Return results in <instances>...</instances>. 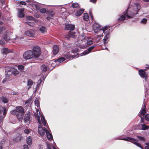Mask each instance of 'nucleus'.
Listing matches in <instances>:
<instances>
[{
  "instance_id": "obj_1",
  "label": "nucleus",
  "mask_w": 149,
  "mask_h": 149,
  "mask_svg": "<svg viewBox=\"0 0 149 149\" xmlns=\"http://www.w3.org/2000/svg\"><path fill=\"white\" fill-rule=\"evenodd\" d=\"M10 113L13 115H15L18 119L20 120L23 116L24 109L22 106H17L16 107V109L11 111Z\"/></svg>"
},
{
  "instance_id": "obj_2",
  "label": "nucleus",
  "mask_w": 149,
  "mask_h": 149,
  "mask_svg": "<svg viewBox=\"0 0 149 149\" xmlns=\"http://www.w3.org/2000/svg\"><path fill=\"white\" fill-rule=\"evenodd\" d=\"M65 29L68 30H70L68 34L65 35V37L68 40H69L70 38H73L75 37V32H73L71 31L74 30L75 29L74 25L71 24H67L65 25Z\"/></svg>"
},
{
  "instance_id": "obj_3",
  "label": "nucleus",
  "mask_w": 149,
  "mask_h": 149,
  "mask_svg": "<svg viewBox=\"0 0 149 149\" xmlns=\"http://www.w3.org/2000/svg\"><path fill=\"white\" fill-rule=\"evenodd\" d=\"M119 140H125L126 141H129L130 142L134 144L136 146H137L138 147H139L141 149H144L142 145L139 143L137 142L138 141V140L135 139L134 138H132L131 137H127L126 138H121L120 137H119L118 138ZM145 149H149V146H146L145 147Z\"/></svg>"
},
{
  "instance_id": "obj_4",
  "label": "nucleus",
  "mask_w": 149,
  "mask_h": 149,
  "mask_svg": "<svg viewBox=\"0 0 149 149\" xmlns=\"http://www.w3.org/2000/svg\"><path fill=\"white\" fill-rule=\"evenodd\" d=\"M36 112L37 114H34V116L37 119L38 122L41 125L42 124L45 126L47 127L46 121L45 119L44 116L43 115H41V121L40 119L41 115L39 110H37Z\"/></svg>"
},
{
  "instance_id": "obj_5",
  "label": "nucleus",
  "mask_w": 149,
  "mask_h": 149,
  "mask_svg": "<svg viewBox=\"0 0 149 149\" xmlns=\"http://www.w3.org/2000/svg\"><path fill=\"white\" fill-rule=\"evenodd\" d=\"M127 9L125 12L124 13L123 15H121L120 17L118 19V21H123L125 19H127L129 18H132L134 17V15L135 13H137V11L135 12H136L133 13L132 14H130V16H129L127 14Z\"/></svg>"
},
{
  "instance_id": "obj_6",
  "label": "nucleus",
  "mask_w": 149,
  "mask_h": 149,
  "mask_svg": "<svg viewBox=\"0 0 149 149\" xmlns=\"http://www.w3.org/2000/svg\"><path fill=\"white\" fill-rule=\"evenodd\" d=\"M82 38L81 41L86 42V46H84L83 48H86L87 47V45H90L93 44L92 39L91 37H87L85 36H82Z\"/></svg>"
},
{
  "instance_id": "obj_7",
  "label": "nucleus",
  "mask_w": 149,
  "mask_h": 149,
  "mask_svg": "<svg viewBox=\"0 0 149 149\" xmlns=\"http://www.w3.org/2000/svg\"><path fill=\"white\" fill-rule=\"evenodd\" d=\"M93 28L94 31L96 33H97L100 30H102L103 32H104L107 30L109 28L108 27L106 26L104 27H102L99 24H93Z\"/></svg>"
},
{
  "instance_id": "obj_8",
  "label": "nucleus",
  "mask_w": 149,
  "mask_h": 149,
  "mask_svg": "<svg viewBox=\"0 0 149 149\" xmlns=\"http://www.w3.org/2000/svg\"><path fill=\"white\" fill-rule=\"evenodd\" d=\"M33 56L35 58H38L41 54V49L39 46H36L33 48Z\"/></svg>"
},
{
  "instance_id": "obj_9",
  "label": "nucleus",
  "mask_w": 149,
  "mask_h": 149,
  "mask_svg": "<svg viewBox=\"0 0 149 149\" xmlns=\"http://www.w3.org/2000/svg\"><path fill=\"white\" fill-rule=\"evenodd\" d=\"M23 58L25 60H28L32 58L33 57V53L31 50H27L23 54Z\"/></svg>"
},
{
  "instance_id": "obj_10",
  "label": "nucleus",
  "mask_w": 149,
  "mask_h": 149,
  "mask_svg": "<svg viewBox=\"0 0 149 149\" xmlns=\"http://www.w3.org/2000/svg\"><path fill=\"white\" fill-rule=\"evenodd\" d=\"M134 8L132 10L130 11L128 13V14H127L129 16H130V14H132L133 13L136 12H135L137 11V13H135L134 15V16L136 14H138V12L139 10H140L141 6L140 4L139 3H134Z\"/></svg>"
},
{
  "instance_id": "obj_11",
  "label": "nucleus",
  "mask_w": 149,
  "mask_h": 149,
  "mask_svg": "<svg viewBox=\"0 0 149 149\" xmlns=\"http://www.w3.org/2000/svg\"><path fill=\"white\" fill-rule=\"evenodd\" d=\"M48 130L45 127L43 128L40 125L38 127V132L39 134L41 136H43Z\"/></svg>"
},
{
  "instance_id": "obj_12",
  "label": "nucleus",
  "mask_w": 149,
  "mask_h": 149,
  "mask_svg": "<svg viewBox=\"0 0 149 149\" xmlns=\"http://www.w3.org/2000/svg\"><path fill=\"white\" fill-rule=\"evenodd\" d=\"M24 120L25 123L27 122L29 124L30 122L31 119V118L30 114L29 112H28L25 114Z\"/></svg>"
},
{
  "instance_id": "obj_13",
  "label": "nucleus",
  "mask_w": 149,
  "mask_h": 149,
  "mask_svg": "<svg viewBox=\"0 0 149 149\" xmlns=\"http://www.w3.org/2000/svg\"><path fill=\"white\" fill-rule=\"evenodd\" d=\"M104 33L105 35L104 39V44H106L109 41V39L110 37V33L108 31H105L104 32H103Z\"/></svg>"
},
{
  "instance_id": "obj_14",
  "label": "nucleus",
  "mask_w": 149,
  "mask_h": 149,
  "mask_svg": "<svg viewBox=\"0 0 149 149\" xmlns=\"http://www.w3.org/2000/svg\"><path fill=\"white\" fill-rule=\"evenodd\" d=\"M147 69H149V66H148L147 67H146V69H145L144 70L142 69L140 70L139 72V75L143 78H145V79H146V77H145V71H146Z\"/></svg>"
},
{
  "instance_id": "obj_15",
  "label": "nucleus",
  "mask_w": 149,
  "mask_h": 149,
  "mask_svg": "<svg viewBox=\"0 0 149 149\" xmlns=\"http://www.w3.org/2000/svg\"><path fill=\"white\" fill-rule=\"evenodd\" d=\"M52 66H41V69L42 72H45L46 71H50L54 67H51Z\"/></svg>"
},
{
  "instance_id": "obj_16",
  "label": "nucleus",
  "mask_w": 149,
  "mask_h": 149,
  "mask_svg": "<svg viewBox=\"0 0 149 149\" xmlns=\"http://www.w3.org/2000/svg\"><path fill=\"white\" fill-rule=\"evenodd\" d=\"M25 9L24 8H22L18 10V17L20 18H23L25 17V14L24 13Z\"/></svg>"
},
{
  "instance_id": "obj_17",
  "label": "nucleus",
  "mask_w": 149,
  "mask_h": 149,
  "mask_svg": "<svg viewBox=\"0 0 149 149\" xmlns=\"http://www.w3.org/2000/svg\"><path fill=\"white\" fill-rule=\"evenodd\" d=\"M95 47V46H91L89 47L88 49L84 51L82 53V54L84 55H87L91 52V51Z\"/></svg>"
},
{
  "instance_id": "obj_18",
  "label": "nucleus",
  "mask_w": 149,
  "mask_h": 149,
  "mask_svg": "<svg viewBox=\"0 0 149 149\" xmlns=\"http://www.w3.org/2000/svg\"><path fill=\"white\" fill-rule=\"evenodd\" d=\"M59 47L57 45H54L53 47V53L54 55H56L59 51Z\"/></svg>"
},
{
  "instance_id": "obj_19",
  "label": "nucleus",
  "mask_w": 149,
  "mask_h": 149,
  "mask_svg": "<svg viewBox=\"0 0 149 149\" xmlns=\"http://www.w3.org/2000/svg\"><path fill=\"white\" fill-rule=\"evenodd\" d=\"M84 10L83 8H81L78 10L77 11L74 13L75 16L78 17L81 15V14L84 13Z\"/></svg>"
},
{
  "instance_id": "obj_20",
  "label": "nucleus",
  "mask_w": 149,
  "mask_h": 149,
  "mask_svg": "<svg viewBox=\"0 0 149 149\" xmlns=\"http://www.w3.org/2000/svg\"><path fill=\"white\" fill-rule=\"evenodd\" d=\"M25 34L28 36L31 37H34L35 36V34L32 31H27L24 33Z\"/></svg>"
},
{
  "instance_id": "obj_21",
  "label": "nucleus",
  "mask_w": 149,
  "mask_h": 149,
  "mask_svg": "<svg viewBox=\"0 0 149 149\" xmlns=\"http://www.w3.org/2000/svg\"><path fill=\"white\" fill-rule=\"evenodd\" d=\"M3 112V116H5L7 113V110L6 108L3 107L2 106H0V114Z\"/></svg>"
},
{
  "instance_id": "obj_22",
  "label": "nucleus",
  "mask_w": 149,
  "mask_h": 149,
  "mask_svg": "<svg viewBox=\"0 0 149 149\" xmlns=\"http://www.w3.org/2000/svg\"><path fill=\"white\" fill-rule=\"evenodd\" d=\"M46 134L47 138L50 141H51L52 140H53V138L52 134L48 130L46 132Z\"/></svg>"
},
{
  "instance_id": "obj_23",
  "label": "nucleus",
  "mask_w": 149,
  "mask_h": 149,
  "mask_svg": "<svg viewBox=\"0 0 149 149\" xmlns=\"http://www.w3.org/2000/svg\"><path fill=\"white\" fill-rule=\"evenodd\" d=\"M42 82V78H40L37 84L36 88V89L35 90V92L36 93V91H37L39 89V87L40 86V84Z\"/></svg>"
},
{
  "instance_id": "obj_24",
  "label": "nucleus",
  "mask_w": 149,
  "mask_h": 149,
  "mask_svg": "<svg viewBox=\"0 0 149 149\" xmlns=\"http://www.w3.org/2000/svg\"><path fill=\"white\" fill-rule=\"evenodd\" d=\"M33 82L31 79H28L27 83V86L28 87V89H29L31 87V86L33 85Z\"/></svg>"
},
{
  "instance_id": "obj_25",
  "label": "nucleus",
  "mask_w": 149,
  "mask_h": 149,
  "mask_svg": "<svg viewBox=\"0 0 149 149\" xmlns=\"http://www.w3.org/2000/svg\"><path fill=\"white\" fill-rule=\"evenodd\" d=\"M46 14L48 15V17H53L54 15V13L53 11L49 10L47 11Z\"/></svg>"
},
{
  "instance_id": "obj_26",
  "label": "nucleus",
  "mask_w": 149,
  "mask_h": 149,
  "mask_svg": "<svg viewBox=\"0 0 149 149\" xmlns=\"http://www.w3.org/2000/svg\"><path fill=\"white\" fill-rule=\"evenodd\" d=\"M27 143L29 145H31L32 144V139L30 136H29L26 138V140Z\"/></svg>"
},
{
  "instance_id": "obj_27",
  "label": "nucleus",
  "mask_w": 149,
  "mask_h": 149,
  "mask_svg": "<svg viewBox=\"0 0 149 149\" xmlns=\"http://www.w3.org/2000/svg\"><path fill=\"white\" fill-rule=\"evenodd\" d=\"M65 60V58L64 57H60L59 58H58L55 60V61L56 63H61L63 62Z\"/></svg>"
},
{
  "instance_id": "obj_28",
  "label": "nucleus",
  "mask_w": 149,
  "mask_h": 149,
  "mask_svg": "<svg viewBox=\"0 0 149 149\" xmlns=\"http://www.w3.org/2000/svg\"><path fill=\"white\" fill-rule=\"evenodd\" d=\"M11 72L15 76L17 75L19 73V72L17 69L14 68H12Z\"/></svg>"
},
{
  "instance_id": "obj_29",
  "label": "nucleus",
  "mask_w": 149,
  "mask_h": 149,
  "mask_svg": "<svg viewBox=\"0 0 149 149\" xmlns=\"http://www.w3.org/2000/svg\"><path fill=\"white\" fill-rule=\"evenodd\" d=\"M39 30L41 33H44L45 32H47V29L45 27L42 26L40 28Z\"/></svg>"
},
{
  "instance_id": "obj_30",
  "label": "nucleus",
  "mask_w": 149,
  "mask_h": 149,
  "mask_svg": "<svg viewBox=\"0 0 149 149\" xmlns=\"http://www.w3.org/2000/svg\"><path fill=\"white\" fill-rule=\"evenodd\" d=\"M84 20L85 21H87L89 19L88 14L87 13H85L84 14L83 17Z\"/></svg>"
},
{
  "instance_id": "obj_31",
  "label": "nucleus",
  "mask_w": 149,
  "mask_h": 149,
  "mask_svg": "<svg viewBox=\"0 0 149 149\" xmlns=\"http://www.w3.org/2000/svg\"><path fill=\"white\" fill-rule=\"evenodd\" d=\"M5 68V74H8V73L10 72L11 69L9 66H6Z\"/></svg>"
},
{
  "instance_id": "obj_32",
  "label": "nucleus",
  "mask_w": 149,
  "mask_h": 149,
  "mask_svg": "<svg viewBox=\"0 0 149 149\" xmlns=\"http://www.w3.org/2000/svg\"><path fill=\"white\" fill-rule=\"evenodd\" d=\"M10 73H9V74H5L6 78H4V79L2 81V82L3 83H4L6 81L8 80L9 79V77L10 76Z\"/></svg>"
},
{
  "instance_id": "obj_33",
  "label": "nucleus",
  "mask_w": 149,
  "mask_h": 149,
  "mask_svg": "<svg viewBox=\"0 0 149 149\" xmlns=\"http://www.w3.org/2000/svg\"><path fill=\"white\" fill-rule=\"evenodd\" d=\"M79 4L77 3H74L72 4L71 7L73 8H76L79 7Z\"/></svg>"
},
{
  "instance_id": "obj_34",
  "label": "nucleus",
  "mask_w": 149,
  "mask_h": 149,
  "mask_svg": "<svg viewBox=\"0 0 149 149\" xmlns=\"http://www.w3.org/2000/svg\"><path fill=\"white\" fill-rule=\"evenodd\" d=\"M1 98L2 102L3 103H6L8 102V100L6 97H1Z\"/></svg>"
},
{
  "instance_id": "obj_35",
  "label": "nucleus",
  "mask_w": 149,
  "mask_h": 149,
  "mask_svg": "<svg viewBox=\"0 0 149 149\" xmlns=\"http://www.w3.org/2000/svg\"><path fill=\"white\" fill-rule=\"evenodd\" d=\"M141 125L142 130H145L149 128L145 124H142Z\"/></svg>"
},
{
  "instance_id": "obj_36",
  "label": "nucleus",
  "mask_w": 149,
  "mask_h": 149,
  "mask_svg": "<svg viewBox=\"0 0 149 149\" xmlns=\"http://www.w3.org/2000/svg\"><path fill=\"white\" fill-rule=\"evenodd\" d=\"M35 104L36 106L37 107H38L40 105V103L38 100V99H36L35 101Z\"/></svg>"
},
{
  "instance_id": "obj_37",
  "label": "nucleus",
  "mask_w": 149,
  "mask_h": 149,
  "mask_svg": "<svg viewBox=\"0 0 149 149\" xmlns=\"http://www.w3.org/2000/svg\"><path fill=\"white\" fill-rule=\"evenodd\" d=\"M2 52L3 54H6L8 53L9 52V51L7 48H4L3 49Z\"/></svg>"
},
{
  "instance_id": "obj_38",
  "label": "nucleus",
  "mask_w": 149,
  "mask_h": 149,
  "mask_svg": "<svg viewBox=\"0 0 149 149\" xmlns=\"http://www.w3.org/2000/svg\"><path fill=\"white\" fill-rule=\"evenodd\" d=\"M140 113L141 114V115L143 116L146 113V110L144 109L143 108L141 111V112H140Z\"/></svg>"
},
{
  "instance_id": "obj_39",
  "label": "nucleus",
  "mask_w": 149,
  "mask_h": 149,
  "mask_svg": "<svg viewBox=\"0 0 149 149\" xmlns=\"http://www.w3.org/2000/svg\"><path fill=\"white\" fill-rule=\"evenodd\" d=\"M40 13L42 14L45 13H46L47 12L45 8H42L40 10Z\"/></svg>"
},
{
  "instance_id": "obj_40",
  "label": "nucleus",
  "mask_w": 149,
  "mask_h": 149,
  "mask_svg": "<svg viewBox=\"0 0 149 149\" xmlns=\"http://www.w3.org/2000/svg\"><path fill=\"white\" fill-rule=\"evenodd\" d=\"M3 38L6 41H8L10 40L9 38L7 36V35H5L3 36Z\"/></svg>"
},
{
  "instance_id": "obj_41",
  "label": "nucleus",
  "mask_w": 149,
  "mask_h": 149,
  "mask_svg": "<svg viewBox=\"0 0 149 149\" xmlns=\"http://www.w3.org/2000/svg\"><path fill=\"white\" fill-rule=\"evenodd\" d=\"M26 18L27 19L30 20H33L34 19V18L31 16H27L26 17Z\"/></svg>"
},
{
  "instance_id": "obj_42",
  "label": "nucleus",
  "mask_w": 149,
  "mask_h": 149,
  "mask_svg": "<svg viewBox=\"0 0 149 149\" xmlns=\"http://www.w3.org/2000/svg\"><path fill=\"white\" fill-rule=\"evenodd\" d=\"M20 70H23L24 68V66H16Z\"/></svg>"
},
{
  "instance_id": "obj_43",
  "label": "nucleus",
  "mask_w": 149,
  "mask_h": 149,
  "mask_svg": "<svg viewBox=\"0 0 149 149\" xmlns=\"http://www.w3.org/2000/svg\"><path fill=\"white\" fill-rule=\"evenodd\" d=\"M147 19L145 18L143 19L141 21V23L144 24L146 23L147 22Z\"/></svg>"
},
{
  "instance_id": "obj_44",
  "label": "nucleus",
  "mask_w": 149,
  "mask_h": 149,
  "mask_svg": "<svg viewBox=\"0 0 149 149\" xmlns=\"http://www.w3.org/2000/svg\"><path fill=\"white\" fill-rule=\"evenodd\" d=\"M26 23L27 24H28V25H30L31 26H33L34 24V23L32 22H26Z\"/></svg>"
},
{
  "instance_id": "obj_45",
  "label": "nucleus",
  "mask_w": 149,
  "mask_h": 149,
  "mask_svg": "<svg viewBox=\"0 0 149 149\" xmlns=\"http://www.w3.org/2000/svg\"><path fill=\"white\" fill-rule=\"evenodd\" d=\"M30 132V131L28 129H26L24 130V133L26 134H29Z\"/></svg>"
},
{
  "instance_id": "obj_46",
  "label": "nucleus",
  "mask_w": 149,
  "mask_h": 149,
  "mask_svg": "<svg viewBox=\"0 0 149 149\" xmlns=\"http://www.w3.org/2000/svg\"><path fill=\"white\" fill-rule=\"evenodd\" d=\"M137 137L138 138H139V139L140 140H141V141H144L145 140V138H144L143 137H141V136H138Z\"/></svg>"
},
{
  "instance_id": "obj_47",
  "label": "nucleus",
  "mask_w": 149,
  "mask_h": 149,
  "mask_svg": "<svg viewBox=\"0 0 149 149\" xmlns=\"http://www.w3.org/2000/svg\"><path fill=\"white\" fill-rule=\"evenodd\" d=\"M5 117V116H0V123H2L3 120V119Z\"/></svg>"
},
{
  "instance_id": "obj_48",
  "label": "nucleus",
  "mask_w": 149,
  "mask_h": 149,
  "mask_svg": "<svg viewBox=\"0 0 149 149\" xmlns=\"http://www.w3.org/2000/svg\"><path fill=\"white\" fill-rule=\"evenodd\" d=\"M47 20H49L50 22H52V18L50 17H46Z\"/></svg>"
},
{
  "instance_id": "obj_49",
  "label": "nucleus",
  "mask_w": 149,
  "mask_h": 149,
  "mask_svg": "<svg viewBox=\"0 0 149 149\" xmlns=\"http://www.w3.org/2000/svg\"><path fill=\"white\" fill-rule=\"evenodd\" d=\"M19 3L20 4L25 5V6H26V3L25 1H21L19 2Z\"/></svg>"
},
{
  "instance_id": "obj_50",
  "label": "nucleus",
  "mask_w": 149,
  "mask_h": 149,
  "mask_svg": "<svg viewBox=\"0 0 149 149\" xmlns=\"http://www.w3.org/2000/svg\"><path fill=\"white\" fill-rule=\"evenodd\" d=\"M47 148L48 149H52V148L53 147L49 145L48 143H47Z\"/></svg>"
},
{
  "instance_id": "obj_51",
  "label": "nucleus",
  "mask_w": 149,
  "mask_h": 149,
  "mask_svg": "<svg viewBox=\"0 0 149 149\" xmlns=\"http://www.w3.org/2000/svg\"><path fill=\"white\" fill-rule=\"evenodd\" d=\"M145 117L146 120H149V114H146V115Z\"/></svg>"
},
{
  "instance_id": "obj_52",
  "label": "nucleus",
  "mask_w": 149,
  "mask_h": 149,
  "mask_svg": "<svg viewBox=\"0 0 149 149\" xmlns=\"http://www.w3.org/2000/svg\"><path fill=\"white\" fill-rule=\"evenodd\" d=\"M5 139H2L1 142V143L0 144V145H1L2 146V144H3L5 143Z\"/></svg>"
},
{
  "instance_id": "obj_53",
  "label": "nucleus",
  "mask_w": 149,
  "mask_h": 149,
  "mask_svg": "<svg viewBox=\"0 0 149 149\" xmlns=\"http://www.w3.org/2000/svg\"><path fill=\"white\" fill-rule=\"evenodd\" d=\"M23 149H29L28 146L27 145H24L23 146Z\"/></svg>"
},
{
  "instance_id": "obj_54",
  "label": "nucleus",
  "mask_w": 149,
  "mask_h": 149,
  "mask_svg": "<svg viewBox=\"0 0 149 149\" xmlns=\"http://www.w3.org/2000/svg\"><path fill=\"white\" fill-rule=\"evenodd\" d=\"M4 42L2 41V40H0V45H3L4 44Z\"/></svg>"
},
{
  "instance_id": "obj_55",
  "label": "nucleus",
  "mask_w": 149,
  "mask_h": 149,
  "mask_svg": "<svg viewBox=\"0 0 149 149\" xmlns=\"http://www.w3.org/2000/svg\"><path fill=\"white\" fill-rule=\"evenodd\" d=\"M97 1V0H90V1L93 2V3H94L95 2Z\"/></svg>"
},
{
  "instance_id": "obj_56",
  "label": "nucleus",
  "mask_w": 149,
  "mask_h": 149,
  "mask_svg": "<svg viewBox=\"0 0 149 149\" xmlns=\"http://www.w3.org/2000/svg\"><path fill=\"white\" fill-rule=\"evenodd\" d=\"M71 56L69 54H68L67 55V59H69L70 58Z\"/></svg>"
},
{
  "instance_id": "obj_57",
  "label": "nucleus",
  "mask_w": 149,
  "mask_h": 149,
  "mask_svg": "<svg viewBox=\"0 0 149 149\" xmlns=\"http://www.w3.org/2000/svg\"><path fill=\"white\" fill-rule=\"evenodd\" d=\"M30 101V100H29L27 101H26L25 102V103L26 104H27V103H29V102Z\"/></svg>"
},
{
  "instance_id": "obj_58",
  "label": "nucleus",
  "mask_w": 149,
  "mask_h": 149,
  "mask_svg": "<svg viewBox=\"0 0 149 149\" xmlns=\"http://www.w3.org/2000/svg\"><path fill=\"white\" fill-rule=\"evenodd\" d=\"M90 15L92 19H93V16L91 14V13H90Z\"/></svg>"
},
{
  "instance_id": "obj_59",
  "label": "nucleus",
  "mask_w": 149,
  "mask_h": 149,
  "mask_svg": "<svg viewBox=\"0 0 149 149\" xmlns=\"http://www.w3.org/2000/svg\"><path fill=\"white\" fill-rule=\"evenodd\" d=\"M47 74H46V76H45V77H42V78L43 79V80H44L45 79V78L47 76Z\"/></svg>"
},
{
  "instance_id": "obj_60",
  "label": "nucleus",
  "mask_w": 149,
  "mask_h": 149,
  "mask_svg": "<svg viewBox=\"0 0 149 149\" xmlns=\"http://www.w3.org/2000/svg\"><path fill=\"white\" fill-rule=\"evenodd\" d=\"M146 144L148 146H149V143H146Z\"/></svg>"
},
{
  "instance_id": "obj_61",
  "label": "nucleus",
  "mask_w": 149,
  "mask_h": 149,
  "mask_svg": "<svg viewBox=\"0 0 149 149\" xmlns=\"http://www.w3.org/2000/svg\"><path fill=\"white\" fill-rule=\"evenodd\" d=\"M14 95H17L18 93L17 92H15V93H14Z\"/></svg>"
},
{
  "instance_id": "obj_62",
  "label": "nucleus",
  "mask_w": 149,
  "mask_h": 149,
  "mask_svg": "<svg viewBox=\"0 0 149 149\" xmlns=\"http://www.w3.org/2000/svg\"><path fill=\"white\" fill-rule=\"evenodd\" d=\"M3 24V22L0 21V25H1Z\"/></svg>"
},
{
  "instance_id": "obj_63",
  "label": "nucleus",
  "mask_w": 149,
  "mask_h": 149,
  "mask_svg": "<svg viewBox=\"0 0 149 149\" xmlns=\"http://www.w3.org/2000/svg\"><path fill=\"white\" fill-rule=\"evenodd\" d=\"M144 1L146 2H149V0H143Z\"/></svg>"
},
{
  "instance_id": "obj_64",
  "label": "nucleus",
  "mask_w": 149,
  "mask_h": 149,
  "mask_svg": "<svg viewBox=\"0 0 149 149\" xmlns=\"http://www.w3.org/2000/svg\"><path fill=\"white\" fill-rule=\"evenodd\" d=\"M2 146L1 145H0V149H2Z\"/></svg>"
}]
</instances>
